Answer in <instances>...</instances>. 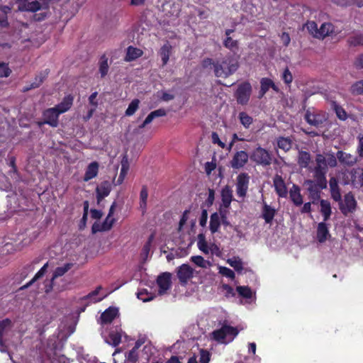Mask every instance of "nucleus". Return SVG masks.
Instances as JSON below:
<instances>
[{
    "instance_id": "1",
    "label": "nucleus",
    "mask_w": 363,
    "mask_h": 363,
    "mask_svg": "<svg viewBox=\"0 0 363 363\" xmlns=\"http://www.w3.org/2000/svg\"><path fill=\"white\" fill-rule=\"evenodd\" d=\"M337 165L336 157L334 153H326L325 156L323 154L315 155V166L313 169V177L318 179L322 187L325 186L327 182L326 174L328 171V167H335Z\"/></svg>"
},
{
    "instance_id": "2",
    "label": "nucleus",
    "mask_w": 363,
    "mask_h": 363,
    "mask_svg": "<svg viewBox=\"0 0 363 363\" xmlns=\"http://www.w3.org/2000/svg\"><path fill=\"white\" fill-rule=\"evenodd\" d=\"M228 75L235 72L238 67V60L240 56V51L238 45V42L233 40L228 37Z\"/></svg>"
},
{
    "instance_id": "3",
    "label": "nucleus",
    "mask_w": 363,
    "mask_h": 363,
    "mask_svg": "<svg viewBox=\"0 0 363 363\" xmlns=\"http://www.w3.org/2000/svg\"><path fill=\"white\" fill-rule=\"evenodd\" d=\"M326 183L325 186L322 187L319 184L318 179H306L303 183V186H305L308 192V198L311 200V203L313 204H317L320 202V194L321 190L327 188Z\"/></svg>"
},
{
    "instance_id": "4",
    "label": "nucleus",
    "mask_w": 363,
    "mask_h": 363,
    "mask_svg": "<svg viewBox=\"0 0 363 363\" xmlns=\"http://www.w3.org/2000/svg\"><path fill=\"white\" fill-rule=\"evenodd\" d=\"M252 91V86L249 82H244L238 84L234 93V97L238 104L246 105L249 102Z\"/></svg>"
},
{
    "instance_id": "5",
    "label": "nucleus",
    "mask_w": 363,
    "mask_h": 363,
    "mask_svg": "<svg viewBox=\"0 0 363 363\" xmlns=\"http://www.w3.org/2000/svg\"><path fill=\"white\" fill-rule=\"evenodd\" d=\"M305 121L311 125L321 128L328 120V116L325 113H316L312 111L311 108L306 111L304 115Z\"/></svg>"
},
{
    "instance_id": "6",
    "label": "nucleus",
    "mask_w": 363,
    "mask_h": 363,
    "mask_svg": "<svg viewBox=\"0 0 363 363\" xmlns=\"http://www.w3.org/2000/svg\"><path fill=\"white\" fill-rule=\"evenodd\" d=\"M250 158L257 164L262 166H268L272 163L271 155L267 150L261 147H258L254 150Z\"/></svg>"
},
{
    "instance_id": "7",
    "label": "nucleus",
    "mask_w": 363,
    "mask_h": 363,
    "mask_svg": "<svg viewBox=\"0 0 363 363\" xmlns=\"http://www.w3.org/2000/svg\"><path fill=\"white\" fill-rule=\"evenodd\" d=\"M357 205L353 194L349 192L344 196V200L339 202V208L344 216H347L356 210Z\"/></svg>"
},
{
    "instance_id": "8",
    "label": "nucleus",
    "mask_w": 363,
    "mask_h": 363,
    "mask_svg": "<svg viewBox=\"0 0 363 363\" xmlns=\"http://www.w3.org/2000/svg\"><path fill=\"white\" fill-rule=\"evenodd\" d=\"M60 112L55 108H49L43 112V121L38 122V125L48 124L52 128H56L59 124Z\"/></svg>"
},
{
    "instance_id": "9",
    "label": "nucleus",
    "mask_w": 363,
    "mask_h": 363,
    "mask_svg": "<svg viewBox=\"0 0 363 363\" xmlns=\"http://www.w3.org/2000/svg\"><path fill=\"white\" fill-rule=\"evenodd\" d=\"M202 67L204 69L211 68L213 66L214 68L215 76L218 78H223L224 79L227 77V72L223 67V65L218 62H215L211 58H205L201 62Z\"/></svg>"
},
{
    "instance_id": "10",
    "label": "nucleus",
    "mask_w": 363,
    "mask_h": 363,
    "mask_svg": "<svg viewBox=\"0 0 363 363\" xmlns=\"http://www.w3.org/2000/svg\"><path fill=\"white\" fill-rule=\"evenodd\" d=\"M172 274L169 272H162L157 278V284L159 287L158 294L163 295L172 286Z\"/></svg>"
},
{
    "instance_id": "11",
    "label": "nucleus",
    "mask_w": 363,
    "mask_h": 363,
    "mask_svg": "<svg viewBox=\"0 0 363 363\" xmlns=\"http://www.w3.org/2000/svg\"><path fill=\"white\" fill-rule=\"evenodd\" d=\"M335 156L336 157L337 162L338 161L344 167H351L359 161L357 156L342 150H338Z\"/></svg>"
},
{
    "instance_id": "12",
    "label": "nucleus",
    "mask_w": 363,
    "mask_h": 363,
    "mask_svg": "<svg viewBox=\"0 0 363 363\" xmlns=\"http://www.w3.org/2000/svg\"><path fill=\"white\" fill-rule=\"evenodd\" d=\"M177 275L179 282L185 285L193 277L194 269L188 264H183L177 268Z\"/></svg>"
},
{
    "instance_id": "13",
    "label": "nucleus",
    "mask_w": 363,
    "mask_h": 363,
    "mask_svg": "<svg viewBox=\"0 0 363 363\" xmlns=\"http://www.w3.org/2000/svg\"><path fill=\"white\" fill-rule=\"evenodd\" d=\"M250 177L247 173H241L237 177L236 187L237 194L239 197H244L246 195Z\"/></svg>"
},
{
    "instance_id": "14",
    "label": "nucleus",
    "mask_w": 363,
    "mask_h": 363,
    "mask_svg": "<svg viewBox=\"0 0 363 363\" xmlns=\"http://www.w3.org/2000/svg\"><path fill=\"white\" fill-rule=\"evenodd\" d=\"M248 157L249 156L246 152L242 150L237 151L230 161L232 167L236 169L242 167L247 163Z\"/></svg>"
},
{
    "instance_id": "15",
    "label": "nucleus",
    "mask_w": 363,
    "mask_h": 363,
    "mask_svg": "<svg viewBox=\"0 0 363 363\" xmlns=\"http://www.w3.org/2000/svg\"><path fill=\"white\" fill-rule=\"evenodd\" d=\"M111 191V186L109 182H102L96 189L97 202L100 203L105 197L108 196Z\"/></svg>"
},
{
    "instance_id": "16",
    "label": "nucleus",
    "mask_w": 363,
    "mask_h": 363,
    "mask_svg": "<svg viewBox=\"0 0 363 363\" xmlns=\"http://www.w3.org/2000/svg\"><path fill=\"white\" fill-rule=\"evenodd\" d=\"M273 182L275 191L279 196L286 198L288 194V191L283 178L277 174L274 177Z\"/></svg>"
},
{
    "instance_id": "17",
    "label": "nucleus",
    "mask_w": 363,
    "mask_h": 363,
    "mask_svg": "<svg viewBox=\"0 0 363 363\" xmlns=\"http://www.w3.org/2000/svg\"><path fill=\"white\" fill-rule=\"evenodd\" d=\"M74 97L72 94L66 95L60 103L57 104L55 108L60 112V114L68 111L73 105Z\"/></svg>"
},
{
    "instance_id": "18",
    "label": "nucleus",
    "mask_w": 363,
    "mask_h": 363,
    "mask_svg": "<svg viewBox=\"0 0 363 363\" xmlns=\"http://www.w3.org/2000/svg\"><path fill=\"white\" fill-rule=\"evenodd\" d=\"M326 221L319 223L317 227L316 238L319 242H325L330 237Z\"/></svg>"
},
{
    "instance_id": "19",
    "label": "nucleus",
    "mask_w": 363,
    "mask_h": 363,
    "mask_svg": "<svg viewBox=\"0 0 363 363\" xmlns=\"http://www.w3.org/2000/svg\"><path fill=\"white\" fill-rule=\"evenodd\" d=\"M118 310L115 307L110 306L101 315V323L104 324L111 323L118 315Z\"/></svg>"
},
{
    "instance_id": "20",
    "label": "nucleus",
    "mask_w": 363,
    "mask_h": 363,
    "mask_svg": "<svg viewBox=\"0 0 363 363\" xmlns=\"http://www.w3.org/2000/svg\"><path fill=\"white\" fill-rule=\"evenodd\" d=\"M12 7L8 5H0V29L9 27L8 14L11 11Z\"/></svg>"
},
{
    "instance_id": "21",
    "label": "nucleus",
    "mask_w": 363,
    "mask_h": 363,
    "mask_svg": "<svg viewBox=\"0 0 363 363\" xmlns=\"http://www.w3.org/2000/svg\"><path fill=\"white\" fill-rule=\"evenodd\" d=\"M99 165L97 162H91L86 169L83 180L88 182L96 177L99 172Z\"/></svg>"
},
{
    "instance_id": "22",
    "label": "nucleus",
    "mask_w": 363,
    "mask_h": 363,
    "mask_svg": "<svg viewBox=\"0 0 363 363\" xmlns=\"http://www.w3.org/2000/svg\"><path fill=\"white\" fill-rule=\"evenodd\" d=\"M143 54V52L141 49L137 48L133 46H128L126 51V55L125 56L124 60L125 62H132L139 57H140Z\"/></svg>"
},
{
    "instance_id": "23",
    "label": "nucleus",
    "mask_w": 363,
    "mask_h": 363,
    "mask_svg": "<svg viewBox=\"0 0 363 363\" xmlns=\"http://www.w3.org/2000/svg\"><path fill=\"white\" fill-rule=\"evenodd\" d=\"M290 199L295 206H298L303 203V198L300 193V188L298 186L294 184L289 191Z\"/></svg>"
},
{
    "instance_id": "24",
    "label": "nucleus",
    "mask_w": 363,
    "mask_h": 363,
    "mask_svg": "<svg viewBox=\"0 0 363 363\" xmlns=\"http://www.w3.org/2000/svg\"><path fill=\"white\" fill-rule=\"evenodd\" d=\"M276 213V211L274 208L267 205L266 203H264L262 211V217L264 218L266 223H271Z\"/></svg>"
},
{
    "instance_id": "25",
    "label": "nucleus",
    "mask_w": 363,
    "mask_h": 363,
    "mask_svg": "<svg viewBox=\"0 0 363 363\" xmlns=\"http://www.w3.org/2000/svg\"><path fill=\"white\" fill-rule=\"evenodd\" d=\"M172 45L169 43V42H167L165 44H164L160 49L159 55L161 57L162 61V66H164L167 64L172 52Z\"/></svg>"
},
{
    "instance_id": "26",
    "label": "nucleus",
    "mask_w": 363,
    "mask_h": 363,
    "mask_svg": "<svg viewBox=\"0 0 363 363\" xmlns=\"http://www.w3.org/2000/svg\"><path fill=\"white\" fill-rule=\"evenodd\" d=\"M320 213L323 216V220L327 221L330 219V217L332 214L330 203L328 200L321 199L320 201Z\"/></svg>"
},
{
    "instance_id": "27",
    "label": "nucleus",
    "mask_w": 363,
    "mask_h": 363,
    "mask_svg": "<svg viewBox=\"0 0 363 363\" xmlns=\"http://www.w3.org/2000/svg\"><path fill=\"white\" fill-rule=\"evenodd\" d=\"M352 184L356 188H363V168L361 173L357 175V169H352L350 172Z\"/></svg>"
},
{
    "instance_id": "28",
    "label": "nucleus",
    "mask_w": 363,
    "mask_h": 363,
    "mask_svg": "<svg viewBox=\"0 0 363 363\" xmlns=\"http://www.w3.org/2000/svg\"><path fill=\"white\" fill-rule=\"evenodd\" d=\"M212 336L213 338L218 342H222L225 340L227 336V320L223 321L222 327L220 329L216 330L212 333Z\"/></svg>"
},
{
    "instance_id": "29",
    "label": "nucleus",
    "mask_w": 363,
    "mask_h": 363,
    "mask_svg": "<svg viewBox=\"0 0 363 363\" xmlns=\"http://www.w3.org/2000/svg\"><path fill=\"white\" fill-rule=\"evenodd\" d=\"M121 332L118 331V330H111L109 333H108V339H106V342L113 346V347H116L118 346L121 342Z\"/></svg>"
},
{
    "instance_id": "30",
    "label": "nucleus",
    "mask_w": 363,
    "mask_h": 363,
    "mask_svg": "<svg viewBox=\"0 0 363 363\" xmlns=\"http://www.w3.org/2000/svg\"><path fill=\"white\" fill-rule=\"evenodd\" d=\"M222 204L220 208V213L223 224L227 223L225 212L227 208V186H224L221 191Z\"/></svg>"
},
{
    "instance_id": "31",
    "label": "nucleus",
    "mask_w": 363,
    "mask_h": 363,
    "mask_svg": "<svg viewBox=\"0 0 363 363\" xmlns=\"http://www.w3.org/2000/svg\"><path fill=\"white\" fill-rule=\"evenodd\" d=\"M108 69V57L106 54H104L101 56L99 62V72L101 74V78H104L107 75Z\"/></svg>"
},
{
    "instance_id": "32",
    "label": "nucleus",
    "mask_w": 363,
    "mask_h": 363,
    "mask_svg": "<svg viewBox=\"0 0 363 363\" xmlns=\"http://www.w3.org/2000/svg\"><path fill=\"white\" fill-rule=\"evenodd\" d=\"M148 197V191L147 186L144 185L142 186L140 193V208L142 211L143 214L146 212L147 209V201Z\"/></svg>"
},
{
    "instance_id": "33",
    "label": "nucleus",
    "mask_w": 363,
    "mask_h": 363,
    "mask_svg": "<svg viewBox=\"0 0 363 363\" xmlns=\"http://www.w3.org/2000/svg\"><path fill=\"white\" fill-rule=\"evenodd\" d=\"M311 157L308 152L306 151H299L298 155V164L303 168H307L311 162Z\"/></svg>"
},
{
    "instance_id": "34",
    "label": "nucleus",
    "mask_w": 363,
    "mask_h": 363,
    "mask_svg": "<svg viewBox=\"0 0 363 363\" xmlns=\"http://www.w3.org/2000/svg\"><path fill=\"white\" fill-rule=\"evenodd\" d=\"M273 81L267 77L262 78L260 80V90L259 91V98H262L269 91L272 86Z\"/></svg>"
},
{
    "instance_id": "35",
    "label": "nucleus",
    "mask_w": 363,
    "mask_h": 363,
    "mask_svg": "<svg viewBox=\"0 0 363 363\" xmlns=\"http://www.w3.org/2000/svg\"><path fill=\"white\" fill-rule=\"evenodd\" d=\"M333 110L335 112L337 117L341 121H345L347 118V114L345 110L336 101L331 103Z\"/></svg>"
},
{
    "instance_id": "36",
    "label": "nucleus",
    "mask_w": 363,
    "mask_h": 363,
    "mask_svg": "<svg viewBox=\"0 0 363 363\" xmlns=\"http://www.w3.org/2000/svg\"><path fill=\"white\" fill-rule=\"evenodd\" d=\"M347 43L354 47L363 45V33L359 32L354 33L348 38Z\"/></svg>"
},
{
    "instance_id": "37",
    "label": "nucleus",
    "mask_w": 363,
    "mask_h": 363,
    "mask_svg": "<svg viewBox=\"0 0 363 363\" xmlns=\"http://www.w3.org/2000/svg\"><path fill=\"white\" fill-rule=\"evenodd\" d=\"M220 225V220L218 214L217 213H214L211 216L210 219V230L212 233H215L218 231L219 227Z\"/></svg>"
},
{
    "instance_id": "38",
    "label": "nucleus",
    "mask_w": 363,
    "mask_h": 363,
    "mask_svg": "<svg viewBox=\"0 0 363 363\" xmlns=\"http://www.w3.org/2000/svg\"><path fill=\"white\" fill-rule=\"evenodd\" d=\"M73 266L72 263H66L62 267H57L53 273L52 276V280L59 277L63 276L66 272H67Z\"/></svg>"
},
{
    "instance_id": "39",
    "label": "nucleus",
    "mask_w": 363,
    "mask_h": 363,
    "mask_svg": "<svg viewBox=\"0 0 363 363\" xmlns=\"http://www.w3.org/2000/svg\"><path fill=\"white\" fill-rule=\"evenodd\" d=\"M277 145L285 152L289 151L292 146V141L289 138L279 137L277 139Z\"/></svg>"
},
{
    "instance_id": "40",
    "label": "nucleus",
    "mask_w": 363,
    "mask_h": 363,
    "mask_svg": "<svg viewBox=\"0 0 363 363\" xmlns=\"http://www.w3.org/2000/svg\"><path fill=\"white\" fill-rule=\"evenodd\" d=\"M228 264H230L238 274H241L243 270V264L239 257H234L228 259Z\"/></svg>"
},
{
    "instance_id": "41",
    "label": "nucleus",
    "mask_w": 363,
    "mask_h": 363,
    "mask_svg": "<svg viewBox=\"0 0 363 363\" xmlns=\"http://www.w3.org/2000/svg\"><path fill=\"white\" fill-rule=\"evenodd\" d=\"M350 92L354 96L363 95V80L353 83L350 88Z\"/></svg>"
},
{
    "instance_id": "42",
    "label": "nucleus",
    "mask_w": 363,
    "mask_h": 363,
    "mask_svg": "<svg viewBox=\"0 0 363 363\" xmlns=\"http://www.w3.org/2000/svg\"><path fill=\"white\" fill-rule=\"evenodd\" d=\"M238 118L240 123L245 128H249L253 122V118L247 113L242 111L239 113Z\"/></svg>"
},
{
    "instance_id": "43",
    "label": "nucleus",
    "mask_w": 363,
    "mask_h": 363,
    "mask_svg": "<svg viewBox=\"0 0 363 363\" xmlns=\"http://www.w3.org/2000/svg\"><path fill=\"white\" fill-rule=\"evenodd\" d=\"M198 247L205 254H208L209 247L208 246V243L206 240L205 235L202 233L199 234L198 235Z\"/></svg>"
},
{
    "instance_id": "44",
    "label": "nucleus",
    "mask_w": 363,
    "mask_h": 363,
    "mask_svg": "<svg viewBox=\"0 0 363 363\" xmlns=\"http://www.w3.org/2000/svg\"><path fill=\"white\" fill-rule=\"evenodd\" d=\"M140 100L138 99H133L128 105V108L125 110V114L127 116H133L138 109Z\"/></svg>"
},
{
    "instance_id": "45",
    "label": "nucleus",
    "mask_w": 363,
    "mask_h": 363,
    "mask_svg": "<svg viewBox=\"0 0 363 363\" xmlns=\"http://www.w3.org/2000/svg\"><path fill=\"white\" fill-rule=\"evenodd\" d=\"M238 294L245 298H250L252 295V290L248 286H238L236 289Z\"/></svg>"
},
{
    "instance_id": "46",
    "label": "nucleus",
    "mask_w": 363,
    "mask_h": 363,
    "mask_svg": "<svg viewBox=\"0 0 363 363\" xmlns=\"http://www.w3.org/2000/svg\"><path fill=\"white\" fill-rule=\"evenodd\" d=\"M138 346H134L125 355L127 360L131 363H135L138 361Z\"/></svg>"
},
{
    "instance_id": "47",
    "label": "nucleus",
    "mask_w": 363,
    "mask_h": 363,
    "mask_svg": "<svg viewBox=\"0 0 363 363\" xmlns=\"http://www.w3.org/2000/svg\"><path fill=\"white\" fill-rule=\"evenodd\" d=\"M191 262H193L196 265L202 267V268H206L207 264H209V262L205 260L203 257L201 256H192L191 257Z\"/></svg>"
},
{
    "instance_id": "48",
    "label": "nucleus",
    "mask_w": 363,
    "mask_h": 363,
    "mask_svg": "<svg viewBox=\"0 0 363 363\" xmlns=\"http://www.w3.org/2000/svg\"><path fill=\"white\" fill-rule=\"evenodd\" d=\"M48 72H40L38 74L33 82V87H39L48 76Z\"/></svg>"
},
{
    "instance_id": "49",
    "label": "nucleus",
    "mask_w": 363,
    "mask_h": 363,
    "mask_svg": "<svg viewBox=\"0 0 363 363\" xmlns=\"http://www.w3.org/2000/svg\"><path fill=\"white\" fill-rule=\"evenodd\" d=\"M243 328H240L239 329L238 327H233L228 325V343L230 342H232L234 340V338L238 335L239 332Z\"/></svg>"
},
{
    "instance_id": "50",
    "label": "nucleus",
    "mask_w": 363,
    "mask_h": 363,
    "mask_svg": "<svg viewBox=\"0 0 363 363\" xmlns=\"http://www.w3.org/2000/svg\"><path fill=\"white\" fill-rule=\"evenodd\" d=\"M11 73L9 65L5 62H0V77H8Z\"/></svg>"
},
{
    "instance_id": "51",
    "label": "nucleus",
    "mask_w": 363,
    "mask_h": 363,
    "mask_svg": "<svg viewBox=\"0 0 363 363\" xmlns=\"http://www.w3.org/2000/svg\"><path fill=\"white\" fill-rule=\"evenodd\" d=\"M128 170V161H127V160L125 161H124L123 160L121 172H120V174H119V177L118 179V182L119 183L123 180L124 177H125V175L127 174Z\"/></svg>"
},
{
    "instance_id": "52",
    "label": "nucleus",
    "mask_w": 363,
    "mask_h": 363,
    "mask_svg": "<svg viewBox=\"0 0 363 363\" xmlns=\"http://www.w3.org/2000/svg\"><path fill=\"white\" fill-rule=\"evenodd\" d=\"M331 198L337 202H340L342 200V196L340 194V189L339 186L330 189Z\"/></svg>"
},
{
    "instance_id": "53",
    "label": "nucleus",
    "mask_w": 363,
    "mask_h": 363,
    "mask_svg": "<svg viewBox=\"0 0 363 363\" xmlns=\"http://www.w3.org/2000/svg\"><path fill=\"white\" fill-rule=\"evenodd\" d=\"M11 320L8 318L0 320V343L3 342L4 333L6 327L9 326Z\"/></svg>"
},
{
    "instance_id": "54",
    "label": "nucleus",
    "mask_w": 363,
    "mask_h": 363,
    "mask_svg": "<svg viewBox=\"0 0 363 363\" xmlns=\"http://www.w3.org/2000/svg\"><path fill=\"white\" fill-rule=\"evenodd\" d=\"M137 296L138 298L142 300L143 302L150 301L153 299V296L152 295H149L146 289H143V291H139Z\"/></svg>"
},
{
    "instance_id": "55",
    "label": "nucleus",
    "mask_w": 363,
    "mask_h": 363,
    "mask_svg": "<svg viewBox=\"0 0 363 363\" xmlns=\"http://www.w3.org/2000/svg\"><path fill=\"white\" fill-rule=\"evenodd\" d=\"M115 223V219L111 217H106L104 222L101 223V226L104 228L105 231H108L111 229Z\"/></svg>"
},
{
    "instance_id": "56",
    "label": "nucleus",
    "mask_w": 363,
    "mask_h": 363,
    "mask_svg": "<svg viewBox=\"0 0 363 363\" xmlns=\"http://www.w3.org/2000/svg\"><path fill=\"white\" fill-rule=\"evenodd\" d=\"M282 79L286 84H291L293 81V76L288 67L282 73Z\"/></svg>"
},
{
    "instance_id": "57",
    "label": "nucleus",
    "mask_w": 363,
    "mask_h": 363,
    "mask_svg": "<svg viewBox=\"0 0 363 363\" xmlns=\"http://www.w3.org/2000/svg\"><path fill=\"white\" fill-rule=\"evenodd\" d=\"M210 354L207 350H201L200 351V363H209Z\"/></svg>"
},
{
    "instance_id": "58",
    "label": "nucleus",
    "mask_w": 363,
    "mask_h": 363,
    "mask_svg": "<svg viewBox=\"0 0 363 363\" xmlns=\"http://www.w3.org/2000/svg\"><path fill=\"white\" fill-rule=\"evenodd\" d=\"M212 142L214 144H218L220 147H224L225 143L220 140L219 135L217 133L213 132L211 134Z\"/></svg>"
},
{
    "instance_id": "59",
    "label": "nucleus",
    "mask_w": 363,
    "mask_h": 363,
    "mask_svg": "<svg viewBox=\"0 0 363 363\" xmlns=\"http://www.w3.org/2000/svg\"><path fill=\"white\" fill-rule=\"evenodd\" d=\"M189 213H190V210H185L184 211V213L180 218L179 223V230L186 223Z\"/></svg>"
},
{
    "instance_id": "60",
    "label": "nucleus",
    "mask_w": 363,
    "mask_h": 363,
    "mask_svg": "<svg viewBox=\"0 0 363 363\" xmlns=\"http://www.w3.org/2000/svg\"><path fill=\"white\" fill-rule=\"evenodd\" d=\"M48 265V263L44 264V266L42 267L41 269L35 274L34 277L32 279V280H34V282L37 281L38 279L41 278L45 274Z\"/></svg>"
},
{
    "instance_id": "61",
    "label": "nucleus",
    "mask_w": 363,
    "mask_h": 363,
    "mask_svg": "<svg viewBox=\"0 0 363 363\" xmlns=\"http://www.w3.org/2000/svg\"><path fill=\"white\" fill-rule=\"evenodd\" d=\"M153 239V235H151L148 238L147 242L144 245L143 247V253L147 255L150 250V245Z\"/></svg>"
},
{
    "instance_id": "62",
    "label": "nucleus",
    "mask_w": 363,
    "mask_h": 363,
    "mask_svg": "<svg viewBox=\"0 0 363 363\" xmlns=\"http://www.w3.org/2000/svg\"><path fill=\"white\" fill-rule=\"evenodd\" d=\"M354 65L357 69H363V53L357 57Z\"/></svg>"
},
{
    "instance_id": "63",
    "label": "nucleus",
    "mask_w": 363,
    "mask_h": 363,
    "mask_svg": "<svg viewBox=\"0 0 363 363\" xmlns=\"http://www.w3.org/2000/svg\"><path fill=\"white\" fill-rule=\"evenodd\" d=\"M208 213L206 209H203L201 212V218L199 220V224L201 226H205L207 223Z\"/></svg>"
},
{
    "instance_id": "64",
    "label": "nucleus",
    "mask_w": 363,
    "mask_h": 363,
    "mask_svg": "<svg viewBox=\"0 0 363 363\" xmlns=\"http://www.w3.org/2000/svg\"><path fill=\"white\" fill-rule=\"evenodd\" d=\"M359 143L357 148V152L359 155V158H363V136L359 137Z\"/></svg>"
}]
</instances>
